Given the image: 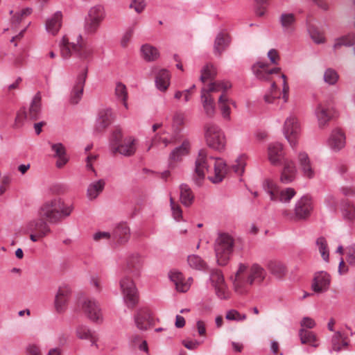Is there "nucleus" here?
I'll return each mask as SVG.
<instances>
[{
  "label": "nucleus",
  "mask_w": 355,
  "mask_h": 355,
  "mask_svg": "<svg viewBox=\"0 0 355 355\" xmlns=\"http://www.w3.org/2000/svg\"><path fill=\"white\" fill-rule=\"evenodd\" d=\"M253 72L256 77L261 80L272 82L270 91L264 96V100L268 103H276L282 100L285 104L288 101L289 86L287 77L281 73V68H270L269 64L259 62L254 64Z\"/></svg>",
  "instance_id": "nucleus-1"
},
{
  "label": "nucleus",
  "mask_w": 355,
  "mask_h": 355,
  "mask_svg": "<svg viewBox=\"0 0 355 355\" xmlns=\"http://www.w3.org/2000/svg\"><path fill=\"white\" fill-rule=\"evenodd\" d=\"M265 269L258 263H240L231 276L232 290L239 296H247L254 285L261 284L266 277Z\"/></svg>",
  "instance_id": "nucleus-2"
},
{
  "label": "nucleus",
  "mask_w": 355,
  "mask_h": 355,
  "mask_svg": "<svg viewBox=\"0 0 355 355\" xmlns=\"http://www.w3.org/2000/svg\"><path fill=\"white\" fill-rule=\"evenodd\" d=\"M228 171L226 162L220 157L208 155L206 149L199 150L196 160L195 173L200 180H202L205 175L213 183L220 182Z\"/></svg>",
  "instance_id": "nucleus-3"
},
{
  "label": "nucleus",
  "mask_w": 355,
  "mask_h": 355,
  "mask_svg": "<svg viewBox=\"0 0 355 355\" xmlns=\"http://www.w3.org/2000/svg\"><path fill=\"white\" fill-rule=\"evenodd\" d=\"M73 210L72 205L55 197L46 200L40 207L38 214L50 223H58L69 217Z\"/></svg>",
  "instance_id": "nucleus-4"
},
{
  "label": "nucleus",
  "mask_w": 355,
  "mask_h": 355,
  "mask_svg": "<svg viewBox=\"0 0 355 355\" xmlns=\"http://www.w3.org/2000/svg\"><path fill=\"white\" fill-rule=\"evenodd\" d=\"M184 123V114L180 112L175 113L172 118L171 127L166 128L161 133L156 134L152 139L147 151L153 148L157 150H164L168 145L173 143L177 139L178 135L182 129Z\"/></svg>",
  "instance_id": "nucleus-5"
},
{
  "label": "nucleus",
  "mask_w": 355,
  "mask_h": 355,
  "mask_svg": "<svg viewBox=\"0 0 355 355\" xmlns=\"http://www.w3.org/2000/svg\"><path fill=\"white\" fill-rule=\"evenodd\" d=\"M60 55L64 59H69L73 53L81 61L88 62L92 59L93 47L83 40L82 35L78 37L77 43L70 42L64 36L60 44Z\"/></svg>",
  "instance_id": "nucleus-6"
},
{
  "label": "nucleus",
  "mask_w": 355,
  "mask_h": 355,
  "mask_svg": "<svg viewBox=\"0 0 355 355\" xmlns=\"http://www.w3.org/2000/svg\"><path fill=\"white\" fill-rule=\"evenodd\" d=\"M232 87L230 82H216L202 87L201 89V103L205 114L209 117H213L216 112L214 98L211 93L227 92Z\"/></svg>",
  "instance_id": "nucleus-7"
},
{
  "label": "nucleus",
  "mask_w": 355,
  "mask_h": 355,
  "mask_svg": "<svg viewBox=\"0 0 355 355\" xmlns=\"http://www.w3.org/2000/svg\"><path fill=\"white\" fill-rule=\"evenodd\" d=\"M119 286L125 306L133 309L139 303V292L136 284L130 275L123 272L119 280Z\"/></svg>",
  "instance_id": "nucleus-8"
},
{
  "label": "nucleus",
  "mask_w": 355,
  "mask_h": 355,
  "mask_svg": "<svg viewBox=\"0 0 355 355\" xmlns=\"http://www.w3.org/2000/svg\"><path fill=\"white\" fill-rule=\"evenodd\" d=\"M206 144L213 150L222 151L226 145V137L222 129L216 123H207L204 125Z\"/></svg>",
  "instance_id": "nucleus-9"
},
{
  "label": "nucleus",
  "mask_w": 355,
  "mask_h": 355,
  "mask_svg": "<svg viewBox=\"0 0 355 355\" xmlns=\"http://www.w3.org/2000/svg\"><path fill=\"white\" fill-rule=\"evenodd\" d=\"M234 241L232 236L226 233L219 234L215 243V253L218 265L227 264L234 249Z\"/></svg>",
  "instance_id": "nucleus-10"
},
{
  "label": "nucleus",
  "mask_w": 355,
  "mask_h": 355,
  "mask_svg": "<svg viewBox=\"0 0 355 355\" xmlns=\"http://www.w3.org/2000/svg\"><path fill=\"white\" fill-rule=\"evenodd\" d=\"M302 130V123L298 116L295 113L288 114L284 121L282 132L293 148L297 146Z\"/></svg>",
  "instance_id": "nucleus-11"
},
{
  "label": "nucleus",
  "mask_w": 355,
  "mask_h": 355,
  "mask_svg": "<svg viewBox=\"0 0 355 355\" xmlns=\"http://www.w3.org/2000/svg\"><path fill=\"white\" fill-rule=\"evenodd\" d=\"M266 192L272 201L289 203L297 192L293 188H281L275 182L266 180L263 184Z\"/></svg>",
  "instance_id": "nucleus-12"
},
{
  "label": "nucleus",
  "mask_w": 355,
  "mask_h": 355,
  "mask_svg": "<svg viewBox=\"0 0 355 355\" xmlns=\"http://www.w3.org/2000/svg\"><path fill=\"white\" fill-rule=\"evenodd\" d=\"M25 229L30 234L29 237L33 242L38 241L51 232V228L47 223V220L40 216L38 218L28 221L25 225Z\"/></svg>",
  "instance_id": "nucleus-13"
},
{
  "label": "nucleus",
  "mask_w": 355,
  "mask_h": 355,
  "mask_svg": "<svg viewBox=\"0 0 355 355\" xmlns=\"http://www.w3.org/2000/svg\"><path fill=\"white\" fill-rule=\"evenodd\" d=\"M104 18L105 10L101 6H95L91 8L85 19V32L91 35L96 33Z\"/></svg>",
  "instance_id": "nucleus-14"
},
{
  "label": "nucleus",
  "mask_w": 355,
  "mask_h": 355,
  "mask_svg": "<svg viewBox=\"0 0 355 355\" xmlns=\"http://www.w3.org/2000/svg\"><path fill=\"white\" fill-rule=\"evenodd\" d=\"M210 280L215 289L216 294L219 298H229L230 291L220 270H213L210 274Z\"/></svg>",
  "instance_id": "nucleus-15"
},
{
  "label": "nucleus",
  "mask_w": 355,
  "mask_h": 355,
  "mask_svg": "<svg viewBox=\"0 0 355 355\" xmlns=\"http://www.w3.org/2000/svg\"><path fill=\"white\" fill-rule=\"evenodd\" d=\"M83 312L94 322H101L103 314L99 303L94 299H85L81 304Z\"/></svg>",
  "instance_id": "nucleus-16"
},
{
  "label": "nucleus",
  "mask_w": 355,
  "mask_h": 355,
  "mask_svg": "<svg viewBox=\"0 0 355 355\" xmlns=\"http://www.w3.org/2000/svg\"><path fill=\"white\" fill-rule=\"evenodd\" d=\"M71 294L69 286L62 285L58 288L54 300V308L57 313H62L67 310Z\"/></svg>",
  "instance_id": "nucleus-17"
},
{
  "label": "nucleus",
  "mask_w": 355,
  "mask_h": 355,
  "mask_svg": "<svg viewBox=\"0 0 355 355\" xmlns=\"http://www.w3.org/2000/svg\"><path fill=\"white\" fill-rule=\"evenodd\" d=\"M143 266V257L139 254H133L128 258L123 272L130 275L135 278L139 277Z\"/></svg>",
  "instance_id": "nucleus-18"
},
{
  "label": "nucleus",
  "mask_w": 355,
  "mask_h": 355,
  "mask_svg": "<svg viewBox=\"0 0 355 355\" xmlns=\"http://www.w3.org/2000/svg\"><path fill=\"white\" fill-rule=\"evenodd\" d=\"M137 150V140L132 137L124 139L120 143L112 144V151L114 154L119 153L126 157L135 155Z\"/></svg>",
  "instance_id": "nucleus-19"
},
{
  "label": "nucleus",
  "mask_w": 355,
  "mask_h": 355,
  "mask_svg": "<svg viewBox=\"0 0 355 355\" xmlns=\"http://www.w3.org/2000/svg\"><path fill=\"white\" fill-rule=\"evenodd\" d=\"M41 95L37 93L31 103L28 114L24 110H21L17 115L16 121H21L24 118H29L31 120L37 119L41 111Z\"/></svg>",
  "instance_id": "nucleus-20"
},
{
  "label": "nucleus",
  "mask_w": 355,
  "mask_h": 355,
  "mask_svg": "<svg viewBox=\"0 0 355 355\" xmlns=\"http://www.w3.org/2000/svg\"><path fill=\"white\" fill-rule=\"evenodd\" d=\"M313 202L311 197L304 196L300 198L295 205V217L297 220H305L313 210Z\"/></svg>",
  "instance_id": "nucleus-21"
},
{
  "label": "nucleus",
  "mask_w": 355,
  "mask_h": 355,
  "mask_svg": "<svg viewBox=\"0 0 355 355\" xmlns=\"http://www.w3.org/2000/svg\"><path fill=\"white\" fill-rule=\"evenodd\" d=\"M315 113L319 128H324L333 116L334 110L329 103H320L318 105Z\"/></svg>",
  "instance_id": "nucleus-22"
},
{
  "label": "nucleus",
  "mask_w": 355,
  "mask_h": 355,
  "mask_svg": "<svg viewBox=\"0 0 355 355\" xmlns=\"http://www.w3.org/2000/svg\"><path fill=\"white\" fill-rule=\"evenodd\" d=\"M346 145V137L344 131L339 128H334L329 137L328 146L334 152H339Z\"/></svg>",
  "instance_id": "nucleus-23"
},
{
  "label": "nucleus",
  "mask_w": 355,
  "mask_h": 355,
  "mask_svg": "<svg viewBox=\"0 0 355 355\" xmlns=\"http://www.w3.org/2000/svg\"><path fill=\"white\" fill-rule=\"evenodd\" d=\"M87 76V69H85L77 78L76 83L72 89L69 102L71 104L76 105L80 101L83 94L85 83Z\"/></svg>",
  "instance_id": "nucleus-24"
},
{
  "label": "nucleus",
  "mask_w": 355,
  "mask_h": 355,
  "mask_svg": "<svg viewBox=\"0 0 355 355\" xmlns=\"http://www.w3.org/2000/svg\"><path fill=\"white\" fill-rule=\"evenodd\" d=\"M268 159L273 166H279L284 157L283 145L279 142L270 143L267 148Z\"/></svg>",
  "instance_id": "nucleus-25"
},
{
  "label": "nucleus",
  "mask_w": 355,
  "mask_h": 355,
  "mask_svg": "<svg viewBox=\"0 0 355 355\" xmlns=\"http://www.w3.org/2000/svg\"><path fill=\"white\" fill-rule=\"evenodd\" d=\"M297 162L304 177L312 179L315 176V171L308 154L301 151L297 155Z\"/></svg>",
  "instance_id": "nucleus-26"
},
{
  "label": "nucleus",
  "mask_w": 355,
  "mask_h": 355,
  "mask_svg": "<svg viewBox=\"0 0 355 355\" xmlns=\"http://www.w3.org/2000/svg\"><path fill=\"white\" fill-rule=\"evenodd\" d=\"M191 144L189 140L185 139L182 141L180 146L175 148L169 157L170 168H175L176 164L182 159V157L187 155L190 150Z\"/></svg>",
  "instance_id": "nucleus-27"
},
{
  "label": "nucleus",
  "mask_w": 355,
  "mask_h": 355,
  "mask_svg": "<svg viewBox=\"0 0 355 355\" xmlns=\"http://www.w3.org/2000/svg\"><path fill=\"white\" fill-rule=\"evenodd\" d=\"M297 175V168L293 161L284 160V166L280 175V182L283 184H290L295 180Z\"/></svg>",
  "instance_id": "nucleus-28"
},
{
  "label": "nucleus",
  "mask_w": 355,
  "mask_h": 355,
  "mask_svg": "<svg viewBox=\"0 0 355 355\" xmlns=\"http://www.w3.org/2000/svg\"><path fill=\"white\" fill-rule=\"evenodd\" d=\"M135 320L139 329L146 330L153 324V317L149 309L142 308L137 311Z\"/></svg>",
  "instance_id": "nucleus-29"
},
{
  "label": "nucleus",
  "mask_w": 355,
  "mask_h": 355,
  "mask_svg": "<svg viewBox=\"0 0 355 355\" xmlns=\"http://www.w3.org/2000/svg\"><path fill=\"white\" fill-rule=\"evenodd\" d=\"M330 283L331 278L328 273L318 272L315 275L312 288L315 293H323L329 289Z\"/></svg>",
  "instance_id": "nucleus-30"
},
{
  "label": "nucleus",
  "mask_w": 355,
  "mask_h": 355,
  "mask_svg": "<svg viewBox=\"0 0 355 355\" xmlns=\"http://www.w3.org/2000/svg\"><path fill=\"white\" fill-rule=\"evenodd\" d=\"M169 278L174 283L176 290L182 293L187 292L189 289L193 281L192 278L186 280L183 275L176 270L169 272Z\"/></svg>",
  "instance_id": "nucleus-31"
},
{
  "label": "nucleus",
  "mask_w": 355,
  "mask_h": 355,
  "mask_svg": "<svg viewBox=\"0 0 355 355\" xmlns=\"http://www.w3.org/2000/svg\"><path fill=\"white\" fill-rule=\"evenodd\" d=\"M112 118L111 109L105 108L100 110L95 125V131L97 132L104 131L111 123Z\"/></svg>",
  "instance_id": "nucleus-32"
},
{
  "label": "nucleus",
  "mask_w": 355,
  "mask_h": 355,
  "mask_svg": "<svg viewBox=\"0 0 355 355\" xmlns=\"http://www.w3.org/2000/svg\"><path fill=\"white\" fill-rule=\"evenodd\" d=\"M266 268L272 275L279 279H284L288 273L286 264L279 260L269 261L266 265Z\"/></svg>",
  "instance_id": "nucleus-33"
},
{
  "label": "nucleus",
  "mask_w": 355,
  "mask_h": 355,
  "mask_svg": "<svg viewBox=\"0 0 355 355\" xmlns=\"http://www.w3.org/2000/svg\"><path fill=\"white\" fill-rule=\"evenodd\" d=\"M222 94L219 96L218 101V108L221 112L223 119H230L231 108L230 105L236 106L235 102L228 97L226 92H221Z\"/></svg>",
  "instance_id": "nucleus-34"
},
{
  "label": "nucleus",
  "mask_w": 355,
  "mask_h": 355,
  "mask_svg": "<svg viewBox=\"0 0 355 355\" xmlns=\"http://www.w3.org/2000/svg\"><path fill=\"white\" fill-rule=\"evenodd\" d=\"M279 23L284 32L291 34L295 29L296 16L293 13L283 12L279 16Z\"/></svg>",
  "instance_id": "nucleus-35"
},
{
  "label": "nucleus",
  "mask_w": 355,
  "mask_h": 355,
  "mask_svg": "<svg viewBox=\"0 0 355 355\" xmlns=\"http://www.w3.org/2000/svg\"><path fill=\"white\" fill-rule=\"evenodd\" d=\"M217 74L216 67L211 64H206L201 70L200 80L203 83V87H207V85L214 81ZM217 82H227V80H218Z\"/></svg>",
  "instance_id": "nucleus-36"
},
{
  "label": "nucleus",
  "mask_w": 355,
  "mask_h": 355,
  "mask_svg": "<svg viewBox=\"0 0 355 355\" xmlns=\"http://www.w3.org/2000/svg\"><path fill=\"white\" fill-rule=\"evenodd\" d=\"M171 82V74L166 69H159L155 75L156 87L161 92H166Z\"/></svg>",
  "instance_id": "nucleus-37"
},
{
  "label": "nucleus",
  "mask_w": 355,
  "mask_h": 355,
  "mask_svg": "<svg viewBox=\"0 0 355 355\" xmlns=\"http://www.w3.org/2000/svg\"><path fill=\"white\" fill-rule=\"evenodd\" d=\"M299 337L302 344L308 345L313 347L319 346V339L313 331L300 328L299 330Z\"/></svg>",
  "instance_id": "nucleus-38"
},
{
  "label": "nucleus",
  "mask_w": 355,
  "mask_h": 355,
  "mask_svg": "<svg viewBox=\"0 0 355 355\" xmlns=\"http://www.w3.org/2000/svg\"><path fill=\"white\" fill-rule=\"evenodd\" d=\"M62 15L61 12H56L51 17L46 21V29L48 33L55 35L62 26Z\"/></svg>",
  "instance_id": "nucleus-39"
},
{
  "label": "nucleus",
  "mask_w": 355,
  "mask_h": 355,
  "mask_svg": "<svg viewBox=\"0 0 355 355\" xmlns=\"http://www.w3.org/2000/svg\"><path fill=\"white\" fill-rule=\"evenodd\" d=\"M230 43L229 35L224 32L219 33L214 41V53L218 55L225 50Z\"/></svg>",
  "instance_id": "nucleus-40"
},
{
  "label": "nucleus",
  "mask_w": 355,
  "mask_h": 355,
  "mask_svg": "<svg viewBox=\"0 0 355 355\" xmlns=\"http://www.w3.org/2000/svg\"><path fill=\"white\" fill-rule=\"evenodd\" d=\"M51 149L55 153V156L58 158L56 166L59 168H62L68 162L65 148L62 144L58 143L52 144Z\"/></svg>",
  "instance_id": "nucleus-41"
},
{
  "label": "nucleus",
  "mask_w": 355,
  "mask_h": 355,
  "mask_svg": "<svg viewBox=\"0 0 355 355\" xmlns=\"http://www.w3.org/2000/svg\"><path fill=\"white\" fill-rule=\"evenodd\" d=\"M105 186V181L103 179L93 182L89 184L87 190V198L93 200L96 199L103 191Z\"/></svg>",
  "instance_id": "nucleus-42"
},
{
  "label": "nucleus",
  "mask_w": 355,
  "mask_h": 355,
  "mask_svg": "<svg viewBox=\"0 0 355 355\" xmlns=\"http://www.w3.org/2000/svg\"><path fill=\"white\" fill-rule=\"evenodd\" d=\"M141 57L147 62L156 60L159 56L158 49L149 44H145L141 47Z\"/></svg>",
  "instance_id": "nucleus-43"
},
{
  "label": "nucleus",
  "mask_w": 355,
  "mask_h": 355,
  "mask_svg": "<svg viewBox=\"0 0 355 355\" xmlns=\"http://www.w3.org/2000/svg\"><path fill=\"white\" fill-rule=\"evenodd\" d=\"M113 236L119 243H125L130 236V229L125 223L119 224L114 230Z\"/></svg>",
  "instance_id": "nucleus-44"
},
{
  "label": "nucleus",
  "mask_w": 355,
  "mask_h": 355,
  "mask_svg": "<svg viewBox=\"0 0 355 355\" xmlns=\"http://www.w3.org/2000/svg\"><path fill=\"white\" fill-rule=\"evenodd\" d=\"M331 345L334 351L339 352L347 347V337L340 331H336L332 337Z\"/></svg>",
  "instance_id": "nucleus-45"
},
{
  "label": "nucleus",
  "mask_w": 355,
  "mask_h": 355,
  "mask_svg": "<svg viewBox=\"0 0 355 355\" xmlns=\"http://www.w3.org/2000/svg\"><path fill=\"white\" fill-rule=\"evenodd\" d=\"M180 190V199L182 204L186 207L190 206L194 199V196L190 187L187 184H181Z\"/></svg>",
  "instance_id": "nucleus-46"
},
{
  "label": "nucleus",
  "mask_w": 355,
  "mask_h": 355,
  "mask_svg": "<svg viewBox=\"0 0 355 355\" xmlns=\"http://www.w3.org/2000/svg\"><path fill=\"white\" fill-rule=\"evenodd\" d=\"M76 336L80 339L88 340L92 345L96 344L98 337L94 332H92L88 328L84 326H79L76 329Z\"/></svg>",
  "instance_id": "nucleus-47"
},
{
  "label": "nucleus",
  "mask_w": 355,
  "mask_h": 355,
  "mask_svg": "<svg viewBox=\"0 0 355 355\" xmlns=\"http://www.w3.org/2000/svg\"><path fill=\"white\" fill-rule=\"evenodd\" d=\"M248 159V155L244 153L239 155L236 157L234 164L232 165V169L236 174L241 175L244 173Z\"/></svg>",
  "instance_id": "nucleus-48"
},
{
  "label": "nucleus",
  "mask_w": 355,
  "mask_h": 355,
  "mask_svg": "<svg viewBox=\"0 0 355 355\" xmlns=\"http://www.w3.org/2000/svg\"><path fill=\"white\" fill-rule=\"evenodd\" d=\"M355 35L353 33L338 38L334 45L335 49L340 48L342 46H351L354 44Z\"/></svg>",
  "instance_id": "nucleus-49"
},
{
  "label": "nucleus",
  "mask_w": 355,
  "mask_h": 355,
  "mask_svg": "<svg viewBox=\"0 0 355 355\" xmlns=\"http://www.w3.org/2000/svg\"><path fill=\"white\" fill-rule=\"evenodd\" d=\"M189 266L196 270H204L206 268V263L198 255H190L187 258Z\"/></svg>",
  "instance_id": "nucleus-50"
},
{
  "label": "nucleus",
  "mask_w": 355,
  "mask_h": 355,
  "mask_svg": "<svg viewBox=\"0 0 355 355\" xmlns=\"http://www.w3.org/2000/svg\"><path fill=\"white\" fill-rule=\"evenodd\" d=\"M115 94L123 102L124 107L128 109V92L125 85L121 83H118L115 88Z\"/></svg>",
  "instance_id": "nucleus-51"
},
{
  "label": "nucleus",
  "mask_w": 355,
  "mask_h": 355,
  "mask_svg": "<svg viewBox=\"0 0 355 355\" xmlns=\"http://www.w3.org/2000/svg\"><path fill=\"white\" fill-rule=\"evenodd\" d=\"M316 245L318 248V250L322 257V259L325 261H329V248L327 245V241L323 237H320L316 240Z\"/></svg>",
  "instance_id": "nucleus-52"
},
{
  "label": "nucleus",
  "mask_w": 355,
  "mask_h": 355,
  "mask_svg": "<svg viewBox=\"0 0 355 355\" xmlns=\"http://www.w3.org/2000/svg\"><path fill=\"white\" fill-rule=\"evenodd\" d=\"M309 35L316 44H322L325 42L323 33L317 27L311 26L309 28Z\"/></svg>",
  "instance_id": "nucleus-53"
},
{
  "label": "nucleus",
  "mask_w": 355,
  "mask_h": 355,
  "mask_svg": "<svg viewBox=\"0 0 355 355\" xmlns=\"http://www.w3.org/2000/svg\"><path fill=\"white\" fill-rule=\"evenodd\" d=\"M247 315L241 313L235 309H231L227 311L225 318L228 320H234L236 322H243L247 320Z\"/></svg>",
  "instance_id": "nucleus-54"
},
{
  "label": "nucleus",
  "mask_w": 355,
  "mask_h": 355,
  "mask_svg": "<svg viewBox=\"0 0 355 355\" xmlns=\"http://www.w3.org/2000/svg\"><path fill=\"white\" fill-rule=\"evenodd\" d=\"M343 215L345 219L353 221L355 219V206L351 203H346L343 209Z\"/></svg>",
  "instance_id": "nucleus-55"
},
{
  "label": "nucleus",
  "mask_w": 355,
  "mask_h": 355,
  "mask_svg": "<svg viewBox=\"0 0 355 355\" xmlns=\"http://www.w3.org/2000/svg\"><path fill=\"white\" fill-rule=\"evenodd\" d=\"M170 204L173 218L177 221H180L182 218V211L180 206L172 197L170 198Z\"/></svg>",
  "instance_id": "nucleus-56"
},
{
  "label": "nucleus",
  "mask_w": 355,
  "mask_h": 355,
  "mask_svg": "<svg viewBox=\"0 0 355 355\" xmlns=\"http://www.w3.org/2000/svg\"><path fill=\"white\" fill-rule=\"evenodd\" d=\"M324 80L329 85H334L338 80V75L335 70L328 69L324 73Z\"/></svg>",
  "instance_id": "nucleus-57"
},
{
  "label": "nucleus",
  "mask_w": 355,
  "mask_h": 355,
  "mask_svg": "<svg viewBox=\"0 0 355 355\" xmlns=\"http://www.w3.org/2000/svg\"><path fill=\"white\" fill-rule=\"evenodd\" d=\"M144 0H132L130 8H133L137 13H141L145 8Z\"/></svg>",
  "instance_id": "nucleus-58"
},
{
  "label": "nucleus",
  "mask_w": 355,
  "mask_h": 355,
  "mask_svg": "<svg viewBox=\"0 0 355 355\" xmlns=\"http://www.w3.org/2000/svg\"><path fill=\"white\" fill-rule=\"evenodd\" d=\"M31 8H27L22 10L21 12L17 13L13 16L12 23L18 24V23L21 22L24 17L31 15Z\"/></svg>",
  "instance_id": "nucleus-59"
},
{
  "label": "nucleus",
  "mask_w": 355,
  "mask_h": 355,
  "mask_svg": "<svg viewBox=\"0 0 355 355\" xmlns=\"http://www.w3.org/2000/svg\"><path fill=\"white\" fill-rule=\"evenodd\" d=\"M132 342L135 347L138 346L140 350L147 352L148 351V346L147 343L145 340H141L140 337L138 336H135L132 337Z\"/></svg>",
  "instance_id": "nucleus-60"
},
{
  "label": "nucleus",
  "mask_w": 355,
  "mask_h": 355,
  "mask_svg": "<svg viewBox=\"0 0 355 355\" xmlns=\"http://www.w3.org/2000/svg\"><path fill=\"white\" fill-rule=\"evenodd\" d=\"M347 261L352 266H355V245L347 249Z\"/></svg>",
  "instance_id": "nucleus-61"
},
{
  "label": "nucleus",
  "mask_w": 355,
  "mask_h": 355,
  "mask_svg": "<svg viewBox=\"0 0 355 355\" xmlns=\"http://www.w3.org/2000/svg\"><path fill=\"white\" fill-rule=\"evenodd\" d=\"M301 328L304 329H313L315 327L316 324L313 319L309 318V317H304L301 322Z\"/></svg>",
  "instance_id": "nucleus-62"
},
{
  "label": "nucleus",
  "mask_w": 355,
  "mask_h": 355,
  "mask_svg": "<svg viewBox=\"0 0 355 355\" xmlns=\"http://www.w3.org/2000/svg\"><path fill=\"white\" fill-rule=\"evenodd\" d=\"M268 58L270 63L272 64H277L280 60V57L277 50L270 49L268 53Z\"/></svg>",
  "instance_id": "nucleus-63"
},
{
  "label": "nucleus",
  "mask_w": 355,
  "mask_h": 355,
  "mask_svg": "<svg viewBox=\"0 0 355 355\" xmlns=\"http://www.w3.org/2000/svg\"><path fill=\"white\" fill-rule=\"evenodd\" d=\"M28 355H42L40 348L35 345H30L26 348Z\"/></svg>",
  "instance_id": "nucleus-64"
}]
</instances>
